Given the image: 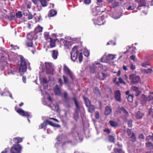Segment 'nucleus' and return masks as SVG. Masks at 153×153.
Masks as SVG:
<instances>
[{
  "label": "nucleus",
  "mask_w": 153,
  "mask_h": 153,
  "mask_svg": "<svg viewBox=\"0 0 153 153\" xmlns=\"http://www.w3.org/2000/svg\"><path fill=\"white\" fill-rule=\"evenodd\" d=\"M95 117H96L98 119L99 117V114L98 111H97L95 114Z\"/></svg>",
  "instance_id": "61"
},
{
  "label": "nucleus",
  "mask_w": 153,
  "mask_h": 153,
  "mask_svg": "<svg viewBox=\"0 0 153 153\" xmlns=\"http://www.w3.org/2000/svg\"><path fill=\"white\" fill-rule=\"evenodd\" d=\"M127 132L128 133V136H130L132 135V133H131V131L130 129H128L127 130Z\"/></svg>",
  "instance_id": "58"
},
{
  "label": "nucleus",
  "mask_w": 153,
  "mask_h": 153,
  "mask_svg": "<svg viewBox=\"0 0 153 153\" xmlns=\"http://www.w3.org/2000/svg\"><path fill=\"white\" fill-rule=\"evenodd\" d=\"M136 58V57L135 55H133L132 56H130V58L133 61H135V59Z\"/></svg>",
  "instance_id": "59"
},
{
  "label": "nucleus",
  "mask_w": 153,
  "mask_h": 153,
  "mask_svg": "<svg viewBox=\"0 0 153 153\" xmlns=\"http://www.w3.org/2000/svg\"><path fill=\"white\" fill-rule=\"evenodd\" d=\"M119 81L120 83H123L124 85L126 84V83L124 81L123 79L120 77L119 78Z\"/></svg>",
  "instance_id": "53"
},
{
  "label": "nucleus",
  "mask_w": 153,
  "mask_h": 153,
  "mask_svg": "<svg viewBox=\"0 0 153 153\" xmlns=\"http://www.w3.org/2000/svg\"><path fill=\"white\" fill-rule=\"evenodd\" d=\"M43 27L38 25L35 29V32L36 33L42 32V31Z\"/></svg>",
  "instance_id": "26"
},
{
  "label": "nucleus",
  "mask_w": 153,
  "mask_h": 153,
  "mask_svg": "<svg viewBox=\"0 0 153 153\" xmlns=\"http://www.w3.org/2000/svg\"><path fill=\"white\" fill-rule=\"evenodd\" d=\"M114 97L115 100L120 102H121V93L119 90L114 91Z\"/></svg>",
  "instance_id": "12"
},
{
  "label": "nucleus",
  "mask_w": 153,
  "mask_h": 153,
  "mask_svg": "<svg viewBox=\"0 0 153 153\" xmlns=\"http://www.w3.org/2000/svg\"><path fill=\"white\" fill-rule=\"evenodd\" d=\"M84 2L86 4H89L91 2V0H84Z\"/></svg>",
  "instance_id": "57"
},
{
  "label": "nucleus",
  "mask_w": 153,
  "mask_h": 153,
  "mask_svg": "<svg viewBox=\"0 0 153 153\" xmlns=\"http://www.w3.org/2000/svg\"><path fill=\"white\" fill-rule=\"evenodd\" d=\"M129 67L130 68V69L131 70H135L136 68V66L135 65H134L132 62H130L129 63Z\"/></svg>",
  "instance_id": "33"
},
{
  "label": "nucleus",
  "mask_w": 153,
  "mask_h": 153,
  "mask_svg": "<svg viewBox=\"0 0 153 153\" xmlns=\"http://www.w3.org/2000/svg\"><path fill=\"white\" fill-rule=\"evenodd\" d=\"M143 115V114L140 111H137L136 114V118L138 119H141Z\"/></svg>",
  "instance_id": "25"
},
{
  "label": "nucleus",
  "mask_w": 153,
  "mask_h": 153,
  "mask_svg": "<svg viewBox=\"0 0 153 153\" xmlns=\"http://www.w3.org/2000/svg\"><path fill=\"white\" fill-rule=\"evenodd\" d=\"M47 123H46L45 122L43 123L41 125V128L40 127V126H39V128H45V127L46 126Z\"/></svg>",
  "instance_id": "54"
},
{
  "label": "nucleus",
  "mask_w": 153,
  "mask_h": 153,
  "mask_svg": "<svg viewBox=\"0 0 153 153\" xmlns=\"http://www.w3.org/2000/svg\"><path fill=\"white\" fill-rule=\"evenodd\" d=\"M71 134L73 137L76 140H79L80 141H82L83 138L82 135L76 130H74Z\"/></svg>",
  "instance_id": "6"
},
{
  "label": "nucleus",
  "mask_w": 153,
  "mask_h": 153,
  "mask_svg": "<svg viewBox=\"0 0 153 153\" xmlns=\"http://www.w3.org/2000/svg\"><path fill=\"white\" fill-rule=\"evenodd\" d=\"M129 79L131 80V81L134 83H138L140 81V77L134 74L130 75L129 76Z\"/></svg>",
  "instance_id": "8"
},
{
  "label": "nucleus",
  "mask_w": 153,
  "mask_h": 153,
  "mask_svg": "<svg viewBox=\"0 0 153 153\" xmlns=\"http://www.w3.org/2000/svg\"><path fill=\"white\" fill-rule=\"evenodd\" d=\"M41 17L42 16L39 14H38L36 16H35L36 22L39 21L41 20Z\"/></svg>",
  "instance_id": "32"
},
{
  "label": "nucleus",
  "mask_w": 153,
  "mask_h": 153,
  "mask_svg": "<svg viewBox=\"0 0 153 153\" xmlns=\"http://www.w3.org/2000/svg\"><path fill=\"white\" fill-rule=\"evenodd\" d=\"M146 7V2L143 1H141L139 3V5L137 9L139 10L140 9V7Z\"/></svg>",
  "instance_id": "22"
},
{
  "label": "nucleus",
  "mask_w": 153,
  "mask_h": 153,
  "mask_svg": "<svg viewBox=\"0 0 153 153\" xmlns=\"http://www.w3.org/2000/svg\"><path fill=\"white\" fill-rule=\"evenodd\" d=\"M109 123L110 125L112 127H116L118 126V123L117 122L113 121L110 120L109 121Z\"/></svg>",
  "instance_id": "27"
},
{
  "label": "nucleus",
  "mask_w": 153,
  "mask_h": 153,
  "mask_svg": "<svg viewBox=\"0 0 153 153\" xmlns=\"http://www.w3.org/2000/svg\"><path fill=\"white\" fill-rule=\"evenodd\" d=\"M84 54L85 56H88L89 55V51L86 49L84 51Z\"/></svg>",
  "instance_id": "48"
},
{
  "label": "nucleus",
  "mask_w": 153,
  "mask_h": 153,
  "mask_svg": "<svg viewBox=\"0 0 153 153\" xmlns=\"http://www.w3.org/2000/svg\"><path fill=\"white\" fill-rule=\"evenodd\" d=\"M54 90L56 95H60L61 94V88L59 87L58 85H56L55 86Z\"/></svg>",
  "instance_id": "14"
},
{
  "label": "nucleus",
  "mask_w": 153,
  "mask_h": 153,
  "mask_svg": "<svg viewBox=\"0 0 153 153\" xmlns=\"http://www.w3.org/2000/svg\"><path fill=\"white\" fill-rule=\"evenodd\" d=\"M121 111L124 114H126L127 116L128 115V112L124 108H122L121 109Z\"/></svg>",
  "instance_id": "49"
},
{
  "label": "nucleus",
  "mask_w": 153,
  "mask_h": 153,
  "mask_svg": "<svg viewBox=\"0 0 153 153\" xmlns=\"http://www.w3.org/2000/svg\"><path fill=\"white\" fill-rule=\"evenodd\" d=\"M103 0H97V4L99 5V6L97 7L96 9L99 10H100V7H102V4H101Z\"/></svg>",
  "instance_id": "31"
},
{
  "label": "nucleus",
  "mask_w": 153,
  "mask_h": 153,
  "mask_svg": "<svg viewBox=\"0 0 153 153\" xmlns=\"http://www.w3.org/2000/svg\"><path fill=\"white\" fill-rule=\"evenodd\" d=\"M149 65V64L148 62H144L141 64V66L145 68H146L147 66Z\"/></svg>",
  "instance_id": "51"
},
{
  "label": "nucleus",
  "mask_w": 153,
  "mask_h": 153,
  "mask_svg": "<svg viewBox=\"0 0 153 153\" xmlns=\"http://www.w3.org/2000/svg\"><path fill=\"white\" fill-rule=\"evenodd\" d=\"M22 149V147L20 145L17 144L12 147L10 151L11 153H21Z\"/></svg>",
  "instance_id": "4"
},
{
  "label": "nucleus",
  "mask_w": 153,
  "mask_h": 153,
  "mask_svg": "<svg viewBox=\"0 0 153 153\" xmlns=\"http://www.w3.org/2000/svg\"><path fill=\"white\" fill-rule=\"evenodd\" d=\"M143 72L145 73L149 74L151 73L152 72V70L151 68H148L147 69H144Z\"/></svg>",
  "instance_id": "39"
},
{
  "label": "nucleus",
  "mask_w": 153,
  "mask_h": 153,
  "mask_svg": "<svg viewBox=\"0 0 153 153\" xmlns=\"http://www.w3.org/2000/svg\"><path fill=\"white\" fill-rule=\"evenodd\" d=\"M44 35L45 39L47 41L48 39H50V38H51L49 35V33L48 32L45 33Z\"/></svg>",
  "instance_id": "37"
},
{
  "label": "nucleus",
  "mask_w": 153,
  "mask_h": 153,
  "mask_svg": "<svg viewBox=\"0 0 153 153\" xmlns=\"http://www.w3.org/2000/svg\"><path fill=\"white\" fill-rule=\"evenodd\" d=\"M11 48H13L14 49V50H16L17 49H19V47H18L16 45H10Z\"/></svg>",
  "instance_id": "52"
},
{
  "label": "nucleus",
  "mask_w": 153,
  "mask_h": 153,
  "mask_svg": "<svg viewBox=\"0 0 153 153\" xmlns=\"http://www.w3.org/2000/svg\"><path fill=\"white\" fill-rule=\"evenodd\" d=\"M146 100L148 101L152 100H153V97L151 95H150L146 97Z\"/></svg>",
  "instance_id": "47"
},
{
  "label": "nucleus",
  "mask_w": 153,
  "mask_h": 153,
  "mask_svg": "<svg viewBox=\"0 0 153 153\" xmlns=\"http://www.w3.org/2000/svg\"><path fill=\"white\" fill-rule=\"evenodd\" d=\"M50 45L51 48H53L55 46V39L50 38Z\"/></svg>",
  "instance_id": "29"
},
{
  "label": "nucleus",
  "mask_w": 153,
  "mask_h": 153,
  "mask_svg": "<svg viewBox=\"0 0 153 153\" xmlns=\"http://www.w3.org/2000/svg\"><path fill=\"white\" fill-rule=\"evenodd\" d=\"M150 140L153 141V133L152 134V135H149L146 137V141H149Z\"/></svg>",
  "instance_id": "42"
},
{
  "label": "nucleus",
  "mask_w": 153,
  "mask_h": 153,
  "mask_svg": "<svg viewBox=\"0 0 153 153\" xmlns=\"http://www.w3.org/2000/svg\"><path fill=\"white\" fill-rule=\"evenodd\" d=\"M136 7V5L133 4L132 6H130L127 9L128 10H134Z\"/></svg>",
  "instance_id": "46"
},
{
  "label": "nucleus",
  "mask_w": 153,
  "mask_h": 153,
  "mask_svg": "<svg viewBox=\"0 0 153 153\" xmlns=\"http://www.w3.org/2000/svg\"><path fill=\"white\" fill-rule=\"evenodd\" d=\"M63 71L65 73L69 76L71 79L73 80L74 78V73L65 65H64Z\"/></svg>",
  "instance_id": "5"
},
{
  "label": "nucleus",
  "mask_w": 153,
  "mask_h": 153,
  "mask_svg": "<svg viewBox=\"0 0 153 153\" xmlns=\"http://www.w3.org/2000/svg\"><path fill=\"white\" fill-rule=\"evenodd\" d=\"M17 69L15 67H10L8 70V73L9 74L14 75L17 71Z\"/></svg>",
  "instance_id": "13"
},
{
  "label": "nucleus",
  "mask_w": 153,
  "mask_h": 153,
  "mask_svg": "<svg viewBox=\"0 0 153 153\" xmlns=\"http://www.w3.org/2000/svg\"><path fill=\"white\" fill-rule=\"evenodd\" d=\"M33 33H30L27 35V39L26 42V44L27 46L29 47H32L33 45L32 39H33L32 35Z\"/></svg>",
  "instance_id": "9"
},
{
  "label": "nucleus",
  "mask_w": 153,
  "mask_h": 153,
  "mask_svg": "<svg viewBox=\"0 0 153 153\" xmlns=\"http://www.w3.org/2000/svg\"><path fill=\"white\" fill-rule=\"evenodd\" d=\"M15 109L16 112L21 115L23 116H25L27 117H31V115L30 113L25 112L21 108L17 109L16 107H15Z\"/></svg>",
  "instance_id": "7"
},
{
  "label": "nucleus",
  "mask_w": 153,
  "mask_h": 153,
  "mask_svg": "<svg viewBox=\"0 0 153 153\" xmlns=\"http://www.w3.org/2000/svg\"><path fill=\"white\" fill-rule=\"evenodd\" d=\"M71 59L73 61L78 60L79 63H81L82 60L83 56L82 52L78 51L77 47L75 46L72 49L71 53Z\"/></svg>",
  "instance_id": "1"
},
{
  "label": "nucleus",
  "mask_w": 153,
  "mask_h": 153,
  "mask_svg": "<svg viewBox=\"0 0 153 153\" xmlns=\"http://www.w3.org/2000/svg\"><path fill=\"white\" fill-rule=\"evenodd\" d=\"M22 140L23 139L22 138L19 137H17L13 138V142L15 143H18L22 142Z\"/></svg>",
  "instance_id": "24"
},
{
  "label": "nucleus",
  "mask_w": 153,
  "mask_h": 153,
  "mask_svg": "<svg viewBox=\"0 0 153 153\" xmlns=\"http://www.w3.org/2000/svg\"><path fill=\"white\" fill-rule=\"evenodd\" d=\"M108 139L109 141L112 143H114L115 142V138L114 137L110 135L108 136Z\"/></svg>",
  "instance_id": "43"
},
{
  "label": "nucleus",
  "mask_w": 153,
  "mask_h": 153,
  "mask_svg": "<svg viewBox=\"0 0 153 153\" xmlns=\"http://www.w3.org/2000/svg\"><path fill=\"white\" fill-rule=\"evenodd\" d=\"M119 5V2H114L112 3L111 5V8H114L117 7Z\"/></svg>",
  "instance_id": "36"
},
{
  "label": "nucleus",
  "mask_w": 153,
  "mask_h": 153,
  "mask_svg": "<svg viewBox=\"0 0 153 153\" xmlns=\"http://www.w3.org/2000/svg\"><path fill=\"white\" fill-rule=\"evenodd\" d=\"M73 100H74L76 106V112L74 114V116L75 119L76 120L78 118V114L77 112L79 110V103L76 100L75 98H73Z\"/></svg>",
  "instance_id": "11"
},
{
  "label": "nucleus",
  "mask_w": 153,
  "mask_h": 153,
  "mask_svg": "<svg viewBox=\"0 0 153 153\" xmlns=\"http://www.w3.org/2000/svg\"><path fill=\"white\" fill-rule=\"evenodd\" d=\"M133 95H130L127 97L128 101L130 102H132L133 101Z\"/></svg>",
  "instance_id": "35"
},
{
  "label": "nucleus",
  "mask_w": 153,
  "mask_h": 153,
  "mask_svg": "<svg viewBox=\"0 0 153 153\" xmlns=\"http://www.w3.org/2000/svg\"><path fill=\"white\" fill-rule=\"evenodd\" d=\"M9 150L8 148H6L4 151H2L1 153H6Z\"/></svg>",
  "instance_id": "62"
},
{
  "label": "nucleus",
  "mask_w": 153,
  "mask_h": 153,
  "mask_svg": "<svg viewBox=\"0 0 153 153\" xmlns=\"http://www.w3.org/2000/svg\"><path fill=\"white\" fill-rule=\"evenodd\" d=\"M61 138L60 137L58 136L56 138L57 142L55 145V147L57 149H58L60 147L61 144Z\"/></svg>",
  "instance_id": "18"
},
{
  "label": "nucleus",
  "mask_w": 153,
  "mask_h": 153,
  "mask_svg": "<svg viewBox=\"0 0 153 153\" xmlns=\"http://www.w3.org/2000/svg\"><path fill=\"white\" fill-rule=\"evenodd\" d=\"M62 77L63 78L64 83L65 84L67 83L68 82V78L67 77L65 76L64 75H63Z\"/></svg>",
  "instance_id": "50"
},
{
  "label": "nucleus",
  "mask_w": 153,
  "mask_h": 153,
  "mask_svg": "<svg viewBox=\"0 0 153 153\" xmlns=\"http://www.w3.org/2000/svg\"><path fill=\"white\" fill-rule=\"evenodd\" d=\"M21 63L20 66L19 68V72L21 73L26 71L27 70V60L25 59L24 57L22 55H20Z\"/></svg>",
  "instance_id": "2"
},
{
  "label": "nucleus",
  "mask_w": 153,
  "mask_h": 153,
  "mask_svg": "<svg viewBox=\"0 0 153 153\" xmlns=\"http://www.w3.org/2000/svg\"><path fill=\"white\" fill-rule=\"evenodd\" d=\"M112 109L111 108L108 106H106L105 107V115H108L111 112Z\"/></svg>",
  "instance_id": "21"
},
{
  "label": "nucleus",
  "mask_w": 153,
  "mask_h": 153,
  "mask_svg": "<svg viewBox=\"0 0 153 153\" xmlns=\"http://www.w3.org/2000/svg\"><path fill=\"white\" fill-rule=\"evenodd\" d=\"M146 146L148 148L150 149H152L153 148V144L150 142H148L146 143Z\"/></svg>",
  "instance_id": "41"
},
{
  "label": "nucleus",
  "mask_w": 153,
  "mask_h": 153,
  "mask_svg": "<svg viewBox=\"0 0 153 153\" xmlns=\"http://www.w3.org/2000/svg\"><path fill=\"white\" fill-rule=\"evenodd\" d=\"M22 13L21 12L19 11L16 14V16L17 18H20L22 17Z\"/></svg>",
  "instance_id": "45"
},
{
  "label": "nucleus",
  "mask_w": 153,
  "mask_h": 153,
  "mask_svg": "<svg viewBox=\"0 0 153 153\" xmlns=\"http://www.w3.org/2000/svg\"><path fill=\"white\" fill-rule=\"evenodd\" d=\"M131 89L133 91L136 92V96H138L139 95L141 92L139 90V88L138 87L135 86H132L131 87Z\"/></svg>",
  "instance_id": "15"
},
{
  "label": "nucleus",
  "mask_w": 153,
  "mask_h": 153,
  "mask_svg": "<svg viewBox=\"0 0 153 153\" xmlns=\"http://www.w3.org/2000/svg\"><path fill=\"white\" fill-rule=\"evenodd\" d=\"M63 43L66 48H69L71 46V43L69 42L64 39H62Z\"/></svg>",
  "instance_id": "17"
},
{
  "label": "nucleus",
  "mask_w": 153,
  "mask_h": 153,
  "mask_svg": "<svg viewBox=\"0 0 153 153\" xmlns=\"http://www.w3.org/2000/svg\"><path fill=\"white\" fill-rule=\"evenodd\" d=\"M105 132H107L108 134H109L110 133V131L109 129H105L104 130Z\"/></svg>",
  "instance_id": "64"
},
{
  "label": "nucleus",
  "mask_w": 153,
  "mask_h": 153,
  "mask_svg": "<svg viewBox=\"0 0 153 153\" xmlns=\"http://www.w3.org/2000/svg\"><path fill=\"white\" fill-rule=\"evenodd\" d=\"M130 138L131 140L133 142H134L136 140L135 135L134 133H132V135L131 136Z\"/></svg>",
  "instance_id": "44"
},
{
  "label": "nucleus",
  "mask_w": 153,
  "mask_h": 153,
  "mask_svg": "<svg viewBox=\"0 0 153 153\" xmlns=\"http://www.w3.org/2000/svg\"><path fill=\"white\" fill-rule=\"evenodd\" d=\"M58 55V53L57 51L54 50L52 51V55L53 58L54 59H56L57 58V56Z\"/></svg>",
  "instance_id": "23"
},
{
  "label": "nucleus",
  "mask_w": 153,
  "mask_h": 153,
  "mask_svg": "<svg viewBox=\"0 0 153 153\" xmlns=\"http://www.w3.org/2000/svg\"><path fill=\"white\" fill-rule=\"evenodd\" d=\"M63 95L65 99H66L68 96V94L66 92H65L63 94Z\"/></svg>",
  "instance_id": "60"
},
{
  "label": "nucleus",
  "mask_w": 153,
  "mask_h": 153,
  "mask_svg": "<svg viewBox=\"0 0 153 153\" xmlns=\"http://www.w3.org/2000/svg\"><path fill=\"white\" fill-rule=\"evenodd\" d=\"M22 81L24 83H26V77L25 76H22Z\"/></svg>",
  "instance_id": "63"
},
{
  "label": "nucleus",
  "mask_w": 153,
  "mask_h": 153,
  "mask_svg": "<svg viewBox=\"0 0 153 153\" xmlns=\"http://www.w3.org/2000/svg\"><path fill=\"white\" fill-rule=\"evenodd\" d=\"M95 93L97 94H100V92L99 89L97 88H95Z\"/></svg>",
  "instance_id": "56"
},
{
  "label": "nucleus",
  "mask_w": 153,
  "mask_h": 153,
  "mask_svg": "<svg viewBox=\"0 0 153 153\" xmlns=\"http://www.w3.org/2000/svg\"><path fill=\"white\" fill-rule=\"evenodd\" d=\"M2 96L9 95L10 97L13 99L12 95L10 93L7 88H6L4 92L1 94Z\"/></svg>",
  "instance_id": "19"
},
{
  "label": "nucleus",
  "mask_w": 153,
  "mask_h": 153,
  "mask_svg": "<svg viewBox=\"0 0 153 153\" xmlns=\"http://www.w3.org/2000/svg\"><path fill=\"white\" fill-rule=\"evenodd\" d=\"M42 7H45L47 5V3L45 0H41L40 1Z\"/></svg>",
  "instance_id": "40"
},
{
  "label": "nucleus",
  "mask_w": 153,
  "mask_h": 153,
  "mask_svg": "<svg viewBox=\"0 0 153 153\" xmlns=\"http://www.w3.org/2000/svg\"><path fill=\"white\" fill-rule=\"evenodd\" d=\"M88 107L89 112L91 113H92L93 111H94L95 108L94 105H90Z\"/></svg>",
  "instance_id": "38"
},
{
  "label": "nucleus",
  "mask_w": 153,
  "mask_h": 153,
  "mask_svg": "<svg viewBox=\"0 0 153 153\" xmlns=\"http://www.w3.org/2000/svg\"><path fill=\"white\" fill-rule=\"evenodd\" d=\"M44 104L48 106V107H50L51 108V109L52 110L57 111L59 109V106L57 104H56L55 105H53V107H52L51 105H48L47 104H46L45 103Z\"/></svg>",
  "instance_id": "16"
},
{
  "label": "nucleus",
  "mask_w": 153,
  "mask_h": 153,
  "mask_svg": "<svg viewBox=\"0 0 153 153\" xmlns=\"http://www.w3.org/2000/svg\"><path fill=\"white\" fill-rule=\"evenodd\" d=\"M57 14V11L54 10H51L49 11L48 15V17H52L56 15Z\"/></svg>",
  "instance_id": "20"
},
{
  "label": "nucleus",
  "mask_w": 153,
  "mask_h": 153,
  "mask_svg": "<svg viewBox=\"0 0 153 153\" xmlns=\"http://www.w3.org/2000/svg\"><path fill=\"white\" fill-rule=\"evenodd\" d=\"M47 122L49 124L53 126H55L58 128L60 127L59 125L55 124L51 121H48Z\"/></svg>",
  "instance_id": "34"
},
{
  "label": "nucleus",
  "mask_w": 153,
  "mask_h": 153,
  "mask_svg": "<svg viewBox=\"0 0 153 153\" xmlns=\"http://www.w3.org/2000/svg\"><path fill=\"white\" fill-rule=\"evenodd\" d=\"M128 125L129 127L131 128L132 127V121L131 120H129L128 122Z\"/></svg>",
  "instance_id": "55"
},
{
  "label": "nucleus",
  "mask_w": 153,
  "mask_h": 153,
  "mask_svg": "<svg viewBox=\"0 0 153 153\" xmlns=\"http://www.w3.org/2000/svg\"><path fill=\"white\" fill-rule=\"evenodd\" d=\"M104 19V16H99L97 19V20H93L94 23L95 25H100L104 24V22L103 21Z\"/></svg>",
  "instance_id": "10"
},
{
  "label": "nucleus",
  "mask_w": 153,
  "mask_h": 153,
  "mask_svg": "<svg viewBox=\"0 0 153 153\" xmlns=\"http://www.w3.org/2000/svg\"><path fill=\"white\" fill-rule=\"evenodd\" d=\"M83 99L87 107H88L90 105V102L88 99L85 97H83Z\"/></svg>",
  "instance_id": "30"
},
{
  "label": "nucleus",
  "mask_w": 153,
  "mask_h": 153,
  "mask_svg": "<svg viewBox=\"0 0 153 153\" xmlns=\"http://www.w3.org/2000/svg\"><path fill=\"white\" fill-rule=\"evenodd\" d=\"M115 56L116 55L109 54L107 56L106 58L108 60H113L115 58Z\"/></svg>",
  "instance_id": "28"
},
{
  "label": "nucleus",
  "mask_w": 153,
  "mask_h": 153,
  "mask_svg": "<svg viewBox=\"0 0 153 153\" xmlns=\"http://www.w3.org/2000/svg\"><path fill=\"white\" fill-rule=\"evenodd\" d=\"M45 65L46 74L51 75H53L54 70L53 65L50 62H45Z\"/></svg>",
  "instance_id": "3"
}]
</instances>
